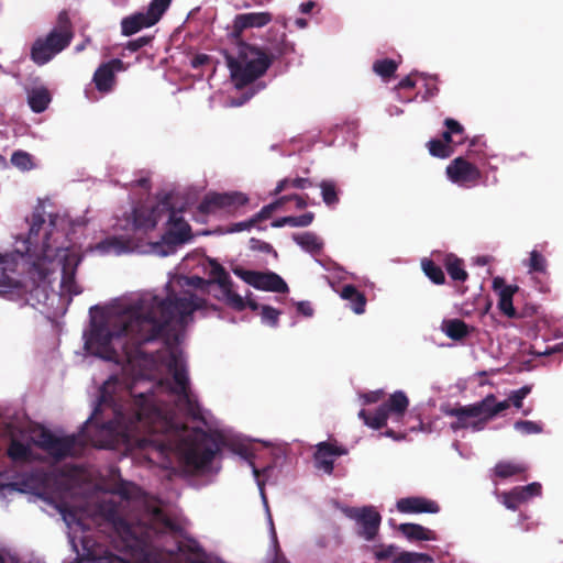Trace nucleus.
<instances>
[{
	"label": "nucleus",
	"instance_id": "f704fd0d",
	"mask_svg": "<svg viewBox=\"0 0 563 563\" xmlns=\"http://www.w3.org/2000/svg\"><path fill=\"white\" fill-rule=\"evenodd\" d=\"M313 184L308 178L297 177L294 179L284 178L277 183L276 188L273 190L272 195L277 196L287 188H296V189H306L312 187Z\"/></svg>",
	"mask_w": 563,
	"mask_h": 563
},
{
	"label": "nucleus",
	"instance_id": "dca6fc26",
	"mask_svg": "<svg viewBox=\"0 0 563 563\" xmlns=\"http://www.w3.org/2000/svg\"><path fill=\"white\" fill-rule=\"evenodd\" d=\"M23 254L19 251L0 253V287L19 289L22 287L20 279L19 261Z\"/></svg>",
	"mask_w": 563,
	"mask_h": 563
},
{
	"label": "nucleus",
	"instance_id": "6e6d98bb",
	"mask_svg": "<svg viewBox=\"0 0 563 563\" xmlns=\"http://www.w3.org/2000/svg\"><path fill=\"white\" fill-rule=\"evenodd\" d=\"M285 197H287V202L294 200L296 202V208L297 209L302 210L308 205L307 200H306L308 198L307 195L300 196V195H297V194H292V195H286Z\"/></svg>",
	"mask_w": 563,
	"mask_h": 563
},
{
	"label": "nucleus",
	"instance_id": "2f4dec72",
	"mask_svg": "<svg viewBox=\"0 0 563 563\" xmlns=\"http://www.w3.org/2000/svg\"><path fill=\"white\" fill-rule=\"evenodd\" d=\"M314 214L312 212H306L301 216H287L278 218L272 222L273 228H283L285 225L294 228H305L312 223Z\"/></svg>",
	"mask_w": 563,
	"mask_h": 563
},
{
	"label": "nucleus",
	"instance_id": "4d7b16f0",
	"mask_svg": "<svg viewBox=\"0 0 563 563\" xmlns=\"http://www.w3.org/2000/svg\"><path fill=\"white\" fill-rule=\"evenodd\" d=\"M416 73H411L410 75L406 76L405 78H402L398 85L396 86L397 89H412L416 87V81L415 79L412 78V76L415 75Z\"/></svg>",
	"mask_w": 563,
	"mask_h": 563
},
{
	"label": "nucleus",
	"instance_id": "864d4df0",
	"mask_svg": "<svg viewBox=\"0 0 563 563\" xmlns=\"http://www.w3.org/2000/svg\"><path fill=\"white\" fill-rule=\"evenodd\" d=\"M384 396H385L384 390L378 389V390L368 391V393L362 395V398L364 400V404L369 405V404L378 402L379 400H382L384 398Z\"/></svg>",
	"mask_w": 563,
	"mask_h": 563
},
{
	"label": "nucleus",
	"instance_id": "412c9836",
	"mask_svg": "<svg viewBox=\"0 0 563 563\" xmlns=\"http://www.w3.org/2000/svg\"><path fill=\"white\" fill-rule=\"evenodd\" d=\"M493 288L499 290L498 308L508 318H516L517 312L512 305V297L519 289L516 285H505V280L501 277H495L493 279Z\"/></svg>",
	"mask_w": 563,
	"mask_h": 563
},
{
	"label": "nucleus",
	"instance_id": "680f3d73",
	"mask_svg": "<svg viewBox=\"0 0 563 563\" xmlns=\"http://www.w3.org/2000/svg\"><path fill=\"white\" fill-rule=\"evenodd\" d=\"M440 140L442 142H445V145H452L453 147H454V145H456L455 141L453 140V135L448 130L442 132Z\"/></svg>",
	"mask_w": 563,
	"mask_h": 563
},
{
	"label": "nucleus",
	"instance_id": "a19ab883",
	"mask_svg": "<svg viewBox=\"0 0 563 563\" xmlns=\"http://www.w3.org/2000/svg\"><path fill=\"white\" fill-rule=\"evenodd\" d=\"M11 163L16 168L26 172L34 168L33 157L31 154L24 151H15L11 156Z\"/></svg>",
	"mask_w": 563,
	"mask_h": 563
},
{
	"label": "nucleus",
	"instance_id": "f03ea898",
	"mask_svg": "<svg viewBox=\"0 0 563 563\" xmlns=\"http://www.w3.org/2000/svg\"><path fill=\"white\" fill-rule=\"evenodd\" d=\"M176 287L208 288V280L199 276H180L166 285V296L148 295L129 306L121 314L110 319L108 325L95 331L103 346L119 341L128 360L143 357L142 346L146 343L170 339L169 328H184L192 313L201 309L205 299L189 290L177 292Z\"/></svg>",
	"mask_w": 563,
	"mask_h": 563
},
{
	"label": "nucleus",
	"instance_id": "ddd939ff",
	"mask_svg": "<svg viewBox=\"0 0 563 563\" xmlns=\"http://www.w3.org/2000/svg\"><path fill=\"white\" fill-rule=\"evenodd\" d=\"M346 516L355 521L356 533L364 540L372 541L378 534L382 516L373 506L349 508Z\"/></svg>",
	"mask_w": 563,
	"mask_h": 563
},
{
	"label": "nucleus",
	"instance_id": "f3484780",
	"mask_svg": "<svg viewBox=\"0 0 563 563\" xmlns=\"http://www.w3.org/2000/svg\"><path fill=\"white\" fill-rule=\"evenodd\" d=\"M541 492V484L533 482L526 486H516L509 492H503L498 497L507 509L515 511L532 497L540 496Z\"/></svg>",
	"mask_w": 563,
	"mask_h": 563
},
{
	"label": "nucleus",
	"instance_id": "4468645a",
	"mask_svg": "<svg viewBox=\"0 0 563 563\" xmlns=\"http://www.w3.org/2000/svg\"><path fill=\"white\" fill-rule=\"evenodd\" d=\"M76 444V435L57 437L51 430L42 428L35 445L49 454L53 459L62 461L69 456Z\"/></svg>",
	"mask_w": 563,
	"mask_h": 563
},
{
	"label": "nucleus",
	"instance_id": "79ce46f5",
	"mask_svg": "<svg viewBox=\"0 0 563 563\" xmlns=\"http://www.w3.org/2000/svg\"><path fill=\"white\" fill-rule=\"evenodd\" d=\"M398 547L395 544H379L373 548L374 558L378 562L391 560L394 562L395 556L398 554Z\"/></svg>",
	"mask_w": 563,
	"mask_h": 563
},
{
	"label": "nucleus",
	"instance_id": "c85d7f7f",
	"mask_svg": "<svg viewBox=\"0 0 563 563\" xmlns=\"http://www.w3.org/2000/svg\"><path fill=\"white\" fill-rule=\"evenodd\" d=\"M51 102V95L46 88L32 89L27 95V103L35 113L45 111Z\"/></svg>",
	"mask_w": 563,
	"mask_h": 563
},
{
	"label": "nucleus",
	"instance_id": "774afa93",
	"mask_svg": "<svg viewBox=\"0 0 563 563\" xmlns=\"http://www.w3.org/2000/svg\"><path fill=\"white\" fill-rule=\"evenodd\" d=\"M477 265L484 266L488 264V257L487 256H479L476 260Z\"/></svg>",
	"mask_w": 563,
	"mask_h": 563
},
{
	"label": "nucleus",
	"instance_id": "39448f33",
	"mask_svg": "<svg viewBox=\"0 0 563 563\" xmlns=\"http://www.w3.org/2000/svg\"><path fill=\"white\" fill-rule=\"evenodd\" d=\"M162 363L172 374V382L166 378L161 380L170 394L177 396V406L195 420L201 419V409L197 398L190 390L189 377L181 353L175 349H169Z\"/></svg>",
	"mask_w": 563,
	"mask_h": 563
},
{
	"label": "nucleus",
	"instance_id": "f8f14e48",
	"mask_svg": "<svg viewBox=\"0 0 563 563\" xmlns=\"http://www.w3.org/2000/svg\"><path fill=\"white\" fill-rule=\"evenodd\" d=\"M168 224L169 229L162 236V242L156 244V247L167 246V250L158 251L162 255H168L175 251L177 245L184 244L191 240V228L178 216L174 209L168 210Z\"/></svg>",
	"mask_w": 563,
	"mask_h": 563
},
{
	"label": "nucleus",
	"instance_id": "de8ad7c7",
	"mask_svg": "<svg viewBox=\"0 0 563 563\" xmlns=\"http://www.w3.org/2000/svg\"><path fill=\"white\" fill-rule=\"evenodd\" d=\"M279 314H280L279 310H277L271 306H267V305L262 306L261 317H262L263 322H265L272 327H276L278 323Z\"/></svg>",
	"mask_w": 563,
	"mask_h": 563
},
{
	"label": "nucleus",
	"instance_id": "6e6552de",
	"mask_svg": "<svg viewBox=\"0 0 563 563\" xmlns=\"http://www.w3.org/2000/svg\"><path fill=\"white\" fill-rule=\"evenodd\" d=\"M210 278L208 279V291L213 297L225 302L236 311L245 309L244 298L234 291V284L229 273L217 261H210Z\"/></svg>",
	"mask_w": 563,
	"mask_h": 563
},
{
	"label": "nucleus",
	"instance_id": "bf43d9fd",
	"mask_svg": "<svg viewBox=\"0 0 563 563\" xmlns=\"http://www.w3.org/2000/svg\"><path fill=\"white\" fill-rule=\"evenodd\" d=\"M210 60H211V57L209 55L197 54L191 60V66L194 68H198V67H201V66L208 64Z\"/></svg>",
	"mask_w": 563,
	"mask_h": 563
},
{
	"label": "nucleus",
	"instance_id": "5fc2aeb1",
	"mask_svg": "<svg viewBox=\"0 0 563 563\" xmlns=\"http://www.w3.org/2000/svg\"><path fill=\"white\" fill-rule=\"evenodd\" d=\"M252 229V222L250 220L232 223L227 228V233H236L242 232L244 230H251Z\"/></svg>",
	"mask_w": 563,
	"mask_h": 563
},
{
	"label": "nucleus",
	"instance_id": "0eeeda50",
	"mask_svg": "<svg viewBox=\"0 0 563 563\" xmlns=\"http://www.w3.org/2000/svg\"><path fill=\"white\" fill-rule=\"evenodd\" d=\"M44 213L42 211H34L31 217L30 230L25 240V254L33 258L31 263L30 274L36 278L38 283L45 282L46 278L53 273V260L51 246L48 244V232H45L42 243L41 254H36L38 234L45 224Z\"/></svg>",
	"mask_w": 563,
	"mask_h": 563
},
{
	"label": "nucleus",
	"instance_id": "6ab92c4d",
	"mask_svg": "<svg viewBox=\"0 0 563 563\" xmlns=\"http://www.w3.org/2000/svg\"><path fill=\"white\" fill-rule=\"evenodd\" d=\"M347 454V450L343 446L335 445L328 441L317 444L314 452V465L318 470L331 475L334 470V457Z\"/></svg>",
	"mask_w": 563,
	"mask_h": 563
},
{
	"label": "nucleus",
	"instance_id": "338daca9",
	"mask_svg": "<svg viewBox=\"0 0 563 563\" xmlns=\"http://www.w3.org/2000/svg\"><path fill=\"white\" fill-rule=\"evenodd\" d=\"M136 185L139 187L148 188L150 187V179L141 178V179L136 180Z\"/></svg>",
	"mask_w": 563,
	"mask_h": 563
},
{
	"label": "nucleus",
	"instance_id": "4be33fe9",
	"mask_svg": "<svg viewBox=\"0 0 563 563\" xmlns=\"http://www.w3.org/2000/svg\"><path fill=\"white\" fill-rule=\"evenodd\" d=\"M79 260L75 257H66L62 267L60 287L69 296L81 294V288L76 282V271Z\"/></svg>",
	"mask_w": 563,
	"mask_h": 563
},
{
	"label": "nucleus",
	"instance_id": "052dcab7",
	"mask_svg": "<svg viewBox=\"0 0 563 563\" xmlns=\"http://www.w3.org/2000/svg\"><path fill=\"white\" fill-rule=\"evenodd\" d=\"M162 522H163L164 527L166 529H168L169 531L176 532L179 530L177 523L174 520H172L170 518H168L167 516H163Z\"/></svg>",
	"mask_w": 563,
	"mask_h": 563
},
{
	"label": "nucleus",
	"instance_id": "2eb2a0df",
	"mask_svg": "<svg viewBox=\"0 0 563 563\" xmlns=\"http://www.w3.org/2000/svg\"><path fill=\"white\" fill-rule=\"evenodd\" d=\"M446 175L452 183L467 187L476 186L482 178L478 167L462 156L446 166Z\"/></svg>",
	"mask_w": 563,
	"mask_h": 563
},
{
	"label": "nucleus",
	"instance_id": "5701e85b",
	"mask_svg": "<svg viewBox=\"0 0 563 563\" xmlns=\"http://www.w3.org/2000/svg\"><path fill=\"white\" fill-rule=\"evenodd\" d=\"M398 530L410 541H434V531L418 523H401Z\"/></svg>",
	"mask_w": 563,
	"mask_h": 563
},
{
	"label": "nucleus",
	"instance_id": "3c124183",
	"mask_svg": "<svg viewBox=\"0 0 563 563\" xmlns=\"http://www.w3.org/2000/svg\"><path fill=\"white\" fill-rule=\"evenodd\" d=\"M153 38H154V36H152V35L140 36L135 40L129 41L125 48L132 53H135L139 49H141L142 47L151 44Z\"/></svg>",
	"mask_w": 563,
	"mask_h": 563
},
{
	"label": "nucleus",
	"instance_id": "b1692460",
	"mask_svg": "<svg viewBox=\"0 0 563 563\" xmlns=\"http://www.w3.org/2000/svg\"><path fill=\"white\" fill-rule=\"evenodd\" d=\"M409 406V399L401 390H397L382 405L387 415L402 417Z\"/></svg>",
	"mask_w": 563,
	"mask_h": 563
},
{
	"label": "nucleus",
	"instance_id": "e2e57ef3",
	"mask_svg": "<svg viewBox=\"0 0 563 563\" xmlns=\"http://www.w3.org/2000/svg\"><path fill=\"white\" fill-rule=\"evenodd\" d=\"M314 2L313 1H307V2H303L301 3L300 5V11L302 13H310L312 11V9L314 8Z\"/></svg>",
	"mask_w": 563,
	"mask_h": 563
},
{
	"label": "nucleus",
	"instance_id": "8fccbe9b",
	"mask_svg": "<svg viewBox=\"0 0 563 563\" xmlns=\"http://www.w3.org/2000/svg\"><path fill=\"white\" fill-rule=\"evenodd\" d=\"M136 492H137V487L135 485L128 484V483H123L114 489V493L117 495H119L124 500H130V499L135 498Z\"/></svg>",
	"mask_w": 563,
	"mask_h": 563
},
{
	"label": "nucleus",
	"instance_id": "37998d69",
	"mask_svg": "<svg viewBox=\"0 0 563 563\" xmlns=\"http://www.w3.org/2000/svg\"><path fill=\"white\" fill-rule=\"evenodd\" d=\"M443 124L453 136L457 137L455 144H463L467 140L464 126L455 119L446 118Z\"/></svg>",
	"mask_w": 563,
	"mask_h": 563
},
{
	"label": "nucleus",
	"instance_id": "c756f323",
	"mask_svg": "<svg viewBox=\"0 0 563 563\" xmlns=\"http://www.w3.org/2000/svg\"><path fill=\"white\" fill-rule=\"evenodd\" d=\"M358 418L362 419L364 421V423L366 426H368L369 428L379 430L386 426L388 415L380 405L375 410L374 413H371L369 411H367L365 409L360 410Z\"/></svg>",
	"mask_w": 563,
	"mask_h": 563
},
{
	"label": "nucleus",
	"instance_id": "1a4fd4ad",
	"mask_svg": "<svg viewBox=\"0 0 563 563\" xmlns=\"http://www.w3.org/2000/svg\"><path fill=\"white\" fill-rule=\"evenodd\" d=\"M172 0H152L145 12H135L121 20V33L131 36L155 25L169 8Z\"/></svg>",
	"mask_w": 563,
	"mask_h": 563
},
{
	"label": "nucleus",
	"instance_id": "a878e982",
	"mask_svg": "<svg viewBox=\"0 0 563 563\" xmlns=\"http://www.w3.org/2000/svg\"><path fill=\"white\" fill-rule=\"evenodd\" d=\"M528 470L527 464L515 461H499L493 472L498 478L506 479L516 475H521Z\"/></svg>",
	"mask_w": 563,
	"mask_h": 563
},
{
	"label": "nucleus",
	"instance_id": "7c9ffc66",
	"mask_svg": "<svg viewBox=\"0 0 563 563\" xmlns=\"http://www.w3.org/2000/svg\"><path fill=\"white\" fill-rule=\"evenodd\" d=\"M292 239L305 251H307L311 254L320 253L323 247L322 241L313 232H305L301 234H294Z\"/></svg>",
	"mask_w": 563,
	"mask_h": 563
},
{
	"label": "nucleus",
	"instance_id": "13d9d810",
	"mask_svg": "<svg viewBox=\"0 0 563 563\" xmlns=\"http://www.w3.org/2000/svg\"><path fill=\"white\" fill-rule=\"evenodd\" d=\"M297 311L305 317H311L313 314V308L309 301H299L297 303Z\"/></svg>",
	"mask_w": 563,
	"mask_h": 563
},
{
	"label": "nucleus",
	"instance_id": "72a5a7b5",
	"mask_svg": "<svg viewBox=\"0 0 563 563\" xmlns=\"http://www.w3.org/2000/svg\"><path fill=\"white\" fill-rule=\"evenodd\" d=\"M158 222L157 209H136L134 210V224L136 228L152 230Z\"/></svg>",
	"mask_w": 563,
	"mask_h": 563
},
{
	"label": "nucleus",
	"instance_id": "7ed1b4c3",
	"mask_svg": "<svg viewBox=\"0 0 563 563\" xmlns=\"http://www.w3.org/2000/svg\"><path fill=\"white\" fill-rule=\"evenodd\" d=\"M269 12H250L235 15L233 35L238 38L233 52L223 51L231 78L238 88H243L266 74L274 60L287 56L295 46L283 32L268 38L263 46L251 45L240 40L241 33L250 27H263L272 22Z\"/></svg>",
	"mask_w": 563,
	"mask_h": 563
},
{
	"label": "nucleus",
	"instance_id": "f257e3e1",
	"mask_svg": "<svg viewBox=\"0 0 563 563\" xmlns=\"http://www.w3.org/2000/svg\"><path fill=\"white\" fill-rule=\"evenodd\" d=\"M99 406L111 408L114 417L101 424L97 438L90 439L96 448L123 444L128 449H152L162 457L178 451L185 467L199 472L212 463L223 444L219 433L200 428L188 432L173 410H163L154 404L152 390L136 395L115 375L100 388Z\"/></svg>",
	"mask_w": 563,
	"mask_h": 563
},
{
	"label": "nucleus",
	"instance_id": "9b49d317",
	"mask_svg": "<svg viewBox=\"0 0 563 563\" xmlns=\"http://www.w3.org/2000/svg\"><path fill=\"white\" fill-rule=\"evenodd\" d=\"M232 272L235 276L256 289L282 294L288 291L286 282L274 272L247 271L241 266L233 267Z\"/></svg>",
	"mask_w": 563,
	"mask_h": 563
},
{
	"label": "nucleus",
	"instance_id": "c03bdc74",
	"mask_svg": "<svg viewBox=\"0 0 563 563\" xmlns=\"http://www.w3.org/2000/svg\"><path fill=\"white\" fill-rule=\"evenodd\" d=\"M529 271L537 273H545L547 271V260L545 257L538 251L533 250L530 253L529 258Z\"/></svg>",
	"mask_w": 563,
	"mask_h": 563
},
{
	"label": "nucleus",
	"instance_id": "bb28decb",
	"mask_svg": "<svg viewBox=\"0 0 563 563\" xmlns=\"http://www.w3.org/2000/svg\"><path fill=\"white\" fill-rule=\"evenodd\" d=\"M441 329L454 341H461L470 334V327L462 319L443 320Z\"/></svg>",
	"mask_w": 563,
	"mask_h": 563
},
{
	"label": "nucleus",
	"instance_id": "c9c22d12",
	"mask_svg": "<svg viewBox=\"0 0 563 563\" xmlns=\"http://www.w3.org/2000/svg\"><path fill=\"white\" fill-rule=\"evenodd\" d=\"M397 68V62L390 58L377 59L373 64V71L385 80L393 77Z\"/></svg>",
	"mask_w": 563,
	"mask_h": 563
},
{
	"label": "nucleus",
	"instance_id": "69168bd1",
	"mask_svg": "<svg viewBox=\"0 0 563 563\" xmlns=\"http://www.w3.org/2000/svg\"><path fill=\"white\" fill-rule=\"evenodd\" d=\"M249 220H250V222H252V228H254L257 223L264 221L265 219L263 218L262 213L258 211L253 217H251Z\"/></svg>",
	"mask_w": 563,
	"mask_h": 563
},
{
	"label": "nucleus",
	"instance_id": "e433bc0d",
	"mask_svg": "<svg viewBox=\"0 0 563 563\" xmlns=\"http://www.w3.org/2000/svg\"><path fill=\"white\" fill-rule=\"evenodd\" d=\"M421 266L426 276L434 284L442 285L445 282V276L442 268L432 260L424 258Z\"/></svg>",
	"mask_w": 563,
	"mask_h": 563
},
{
	"label": "nucleus",
	"instance_id": "09e8293b",
	"mask_svg": "<svg viewBox=\"0 0 563 563\" xmlns=\"http://www.w3.org/2000/svg\"><path fill=\"white\" fill-rule=\"evenodd\" d=\"M249 244H250V249L252 251L267 253V254H273L275 257L278 256V254L274 250V247L269 243H267L265 241H262V240L256 239V238H251L250 241H249Z\"/></svg>",
	"mask_w": 563,
	"mask_h": 563
},
{
	"label": "nucleus",
	"instance_id": "a211bd4d",
	"mask_svg": "<svg viewBox=\"0 0 563 563\" xmlns=\"http://www.w3.org/2000/svg\"><path fill=\"white\" fill-rule=\"evenodd\" d=\"M124 69V64L119 58L102 63L95 71L92 81L100 92H109L115 84V73Z\"/></svg>",
	"mask_w": 563,
	"mask_h": 563
},
{
	"label": "nucleus",
	"instance_id": "0e129e2a",
	"mask_svg": "<svg viewBox=\"0 0 563 563\" xmlns=\"http://www.w3.org/2000/svg\"><path fill=\"white\" fill-rule=\"evenodd\" d=\"M245 302V308L249 307L251 310L255 311L260 308V305L252 298H250L249 296H246V300H244Z\"/></svg>",
	"mask_w": 563,
	"mask_h": 563
},
{
	"label": "nucleus",
	"instance_id": "aec40b11",
	"mask_svg": "<svg viewBox=\"0 0 563 563\" xmlns=\"http://www.w3.org/2000/svg\"><path fill=\"white\" fill-rule=\"evenodd\" d=\"M396 507L402 514H437L440 511L437 501L420 496L400 498Z\"/></svg>",
	"mask_w": 563,
	"mask_h": 563
},
{
	"label": "nucleus",
	"instance_id": "4c0bfd02",
	"mask_svg": "<svg viewBox=\"0 0 563 563\" xmlns=\"http://www.w3.org/2000/svg\"><path fill=\"white\" fill-rule=\"evenodd\" d=\"M323 202L328 207H334L339 203L338 188L333 180H322L319 185Z\"/></svg>",
	"mask_w": 563,
	"mask_h": 563
},
{
	"label": "nucleus",
	"instance_id": "393cba45",
	"mask_svg": "<svg viewBox=\"0 0 563 563\" xmlns=\"http://www.w3.org/2000/svg\"><path fill=\"white\" fill-rule=\"evenodd\" d=\"M341 297L350 301L351 309L355 313L361 314L365 311L366 297L354 285H345L341 290Z\"/></svg>",
	"mask_w": 563,
	"mask_h": 563
},
{
	"label": "nucleus",
	"instance_id": "473e14b6",
	"mask_svg": "<svg viewBox=\"0 0 563 563\" xmlns=\"http://www.w3.org/2000/svg\"><path fill=\"white\" fill-rule=\"evenodd\" d=\"M444 266L449 276L456 282H465L468 278L464 269L463 261L453 254L446 255Z\"/></svg>",
	"mask_w": 563,
	"mask_h": 563
},
{
	"label": "nucleus",
	"instance_id": "a18cd8bd",
	"mask_svg": "<svg viewBox=\"0 0 563 563\" xmlns=\"http://www.w3.org/2000/svg\"><path fill=\"white\" fill-rule=\"evenodd\" d=\"M515 429L522 434H537L542 432V426L530 420L516 421Z\"/></svg>",
	"mask_w": 563,
	"mask_h": 563
},
{
	"label": "nucleus",
	"instance_id": "9d476101",
	"mask_svg": "<svg viewBox=\"0 0 563 563\" xmlns=\"http://www.w3.org/2000/svg\"><path fill=\"white\" fill-rule=\"evenodd\" d=\"M249 197L240 191L212 192L205 196L199 203L198 210L201 213L210 214L223 211L228 214L241 213L242 208L249 203Z\"/></svg>",
	"mask_w": 563,
	"mask_h": 563
},
{
	"label": "nucleus",
	"instance_id": "20e7f679",
	"mask_svg": "<svg viewBox=\"0 0 563 563\" xmlns=\"http://www.w3.org/2000/svg\"><path fill=\"white\" fill-rule=\"evenodd\" d=\"M531 391V387L523 386L511 393L509 400L497 401L493 394L487 395L483 400L462 406L460 404L443 405L441 411L448 417H454L455 421L450 423L452 431L464 430L471 428L473 431H481L485 428L486 423L509 408L510 404L516 408L522 407V400Z\"/></svg>",
	"mask_w": 563,
	"mask_h": 563
},
{
	"label": "nucleus",
	"instance_id": "423d86ee",
	"mask_svg": "<svg viewBox=\"0 0 563 563\" xmlns=\"http://www.w3.org/2000/svg\"><path fill=\"white\" fill-rule=\"evenodd\" d=\"M74 36L69 12L64 9L57 14L53 29L45 36H40L33 42L31 59L38 66L47 64L70 45Z\"/></svg>",
	"mask_w": 563,
	"mask_h": 563
},
{
	"label": "nucleus",
	"instance_id": "49530a36",
	"mask_svg": "<svg viewBox=\"0 0 563 563\" xmlns=\"http://www.w3.org/2000/svg\"><path fill=\"white\" fill-rule=\"evenodd\" d=\"M108 250H113L117 254H121L128 252L130 250L129 243L121 238H110L107 239L103 243Z\"/></svg>",
	"mask_w": 563,
	"mask_h": 563
},
{
	"label": "nucleus",
	"instance_id": "603ef678",
	"mask_svg": "<svg viewBox=\"0 0 563 563\" xmlns=\"http://www.w3.org/2000/svg\"><path fill=\"white\" fill-rule=\"evenodd\" d=\"M287 202V197H279L275 201L264 206L260 212L265 220L269 219L274 211L284 206Z\"/></svg>",
	"mask_w": 563,
	"mask_h": 563
},
{
	"label": "nucleus",
	"instance_id": "58836bf2",
	"mask_svg": "<svg viewBox=\"0 0 563 563\" xmlns=\"http://www.w3.org/2000/svg\"><path fill=\"white\" fill-rule=\"evenodd\" d=\"M427 147L430 155L438 158H448L454 153V147L452 145H445V142H442L439 139L430 140L427 143Z\"/></svg>",
	"mask_w": 563,
	"mask_h": 563
},
{
	"label": "nucleus",
	"instance_id": "ea45409f",
	"mask_svg": "<svg viewBox=\"0 0 563 563\" xmlns=\"http://www.w3.org/2000/svg\"><path fill=\"white\" fill-rule=\"evenodd\" d=\"M432 558L427 553L402 551L394 559V563H431Z\"/></svg>",
	"mask_w": 563,
	"mask_h": 563
},
{
	"label": "nucleus",
	"instance_id": "cd10ccee",
	"mask_svg": "<svg viewBox=\"0 0 563 563\" xmlns=\"http://www.w3.org/2000/svg\"><path fill=\"white\" fill-rule=\"evenodd\" d=\"M7 455L14 463H25L31 461L32 450L29 444L13 438L8 445Z\"/></svg>",
	"mask_w": 563,
	"mask_h": 563
}]
</instances>
